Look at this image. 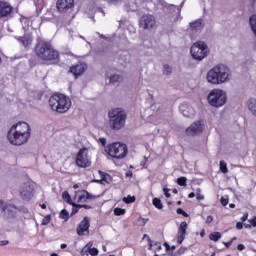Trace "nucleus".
Here are the masks:
<instances>
[{"mask_svg":"<svg viewBox=\"0 0 256 256\" xmlns=\"http://www.w3.org/2000/svg\"><path fill=\"white\" fill-rule=\"evenodd\" d=\"M190 53L196 61H203L207 57V53H209L207 44L203 41L194 43L190 48Z\"/></svg>","mask_w":256,"mask_h":256,"instance_id":"nucleus-8","label":"nucleus"},{"mask_svg":"<svg viewBox=\"0 0 256 256\" xmlns=\"http://www.w3.org/2000/svg\"><path fill=\"white\" fill-rule=\"evenodd\" d=\"M89 199H97V196L92 195L87 190H79L75 192L74 201H76V203H87Z\"/></svg>","mask_w":256,"mask_h":256,"instance_id":"nucleus-13","label":"nucleus"},{"mask_svg":"<svg viewBox=\"0 0 256 256\" xmlns=\"http://www.w3.org/2000/svg\"><path fill=\"white\" fill-rule=\"evenodd\" d=\"M190 29L191 31H201V29H203V20L198 19L190 23Z\"/></svg>","mask_w":256,"mask_h":256,"instance_id":"nucleus-21","label":"nucleus"},{"mask_svg":"<svg viewBox=\"0 0 256 256\" xmlns=\"http://www.w3.org/2000/svg\"><path fill=\"white\" fill-rule=\"evenodd\" d=\"M201 237L205 236V230H202V232L200 233Z\"/></svg>","mask_w":256,"mask_h":256,"instance_id":"nucleus-55","label":"nucleus"},{"mask_svg":"<svg viewBox=\"0 0 256 256\" xmlns=\"http://www.w3.org/2000/svg\"><path fill=\"white\" fill-rule=\"evenodd\" d=\"M221 204L223 205V207H226V205H229V199L228 198H221Z\"/></svg>","mask_w":256,"mask_h":256,"instance_id":"nucleus-40","label":"nucleus"},{"mask_svg":"<svg viewBox=\"0 0 256 256\" xmlns=\"http://www.w3.org/2000/svg\"><path fill=\"white\" fill-rule=\"evenodd\" d=\"M138 223H139V225H141V227H145V225H147V219H145L143 217H139Z\"/></svg>","mask_w":256,"mask_h":256,"instance_id":"nucleus-36","label":"nucleus"},{"mask_svg":"<svg viewBox=\"0 0 256 256\" xmlns=\"http://www.w3.org/2000/svg\"><path fill=\"white\" fill-rule=\"evenodd\" d=\"M15 13V8L7 1H0V19H9Z\"/></svg>","mask_w":256,"mask_h":256,"instance_id":"nucleus-10","label":"nucleus"},{"mask_svg":"<svg viewBox=\"0 0 256 256\" xmlns=\"http://www.w3.org/2000/svg\"><path fill=\"white\" fill-rule=\"evenodd\" d=\"M189 199H193V197H195V193L194 192H191L189 195H188Z\"/></svg>","mask_w":256,"mask_h":256,"instance_id":"nucleus-51","label":"nucleus"},{"mask_svg":"<svg viewBox=\"0 0 256 256\" xmlns=\"http://www.w3.org/2000/svg\"><path fill=\"white\" fill-rule=\"evenodd\" d=\"M220 171L224 173V175L229 173V169L227 168V162H225V160L220 161Z\"/></svg>","mask_w":256,"mask_h":256,"instance_id":"nucleus-26","label":"nucleus"},{"mask_svg":"<svg viewBox=\"0 0 256 256\" xmlns=\"http://www.w3.org/2000/svg\"><path fill=\"white\" fill-rule=\"evenodd\" d=\"M230 241H232V243L233 241H237V237H233Z\"/></svg>","mask_w":256,"mask_h":256,"instance_id":"nucleus-57","label":"nucleus"},{"mask_svg":"<svg viewBox=\"0 0 256 256\" xmlns=\"http://www.w3.org/2000/svg\"><path fill=\"white\" fill-rule=\"evenodd\" d=\"M51 111L63 115L71 109V99L63 93H54L48 100Z\"/></svg>","mask_w":256,"mask_h":256,"instance_id":"nucleus-3","label":"nucleus"},{"mask_svg":"<svg viewBox=\"0 0 256 256\" xmlns=\"http://www.w3.org/2000/svg\"><path fill=\"white\" fill-rule=\"evenodd\" d=\"M86 69L87 66L85 64H77L70 67V73H73L76 77H79L85 73Z\"/></svg>","mask_w":256,"mask_h":256,"instance_id":"nucleus-18","label":"nucleus"},{"mask_svg":"<svg viewBox=\"0 0 256 256\" xmlns=\"http://www.w3.org/2000/svg\"><path fill=\"white\" fill-rule=\"evenodd\" d=\"M147 157L146 156H144V159L140 162V165L142 166V167H145V165H147Z\"/></svg>","mask_w":256,"mask_h":256,"instance_id":"nucleus-46","label":"nucleus"},{"mask_svg":"<svg viewBox=\"0 0 256 256\" xmlns=\"http://www.w3.org/2000/svg\"><path fill=\"white\" fill-rule=\"evenodd\" d=\"M62 199L64 200V201H67L68 203H69V205H71L73 202L71 201V195L69 194V192H67V191H64L63 193H62Z\"/></svg>","mask_w":256,"mask_h":256,"instance_id":"nucleus-29","label":"nucleus"},{"mask_svg":"<svg viewBox=\"0 0 256 256\" xmlns=\"http://www.w3.org/2000/svg\"><path fill=\"white\" fill-rule=\"evenodd\" d=\"M56 7L59 13H67L69 9L75 7V0H57Z\"/></svg>","mask_w":256,"mask_h":256,"instance_id":"nucleus-14","label":"nucleus"},{"mask_svg":"<svg viewBox=\"0 0 256 256\" xmlns=\"http://www.w3.org/2000/svg\"><path fill=\"white\" fill-rule=\"evenodd\" d=\"M237 249H238V251H244L245 244H238Z\"/></svg>","mask_w":256,"mask_h":256,"instance_id":"nucleus-48","label":"nucleus"},{"mask_svg":"<svg viewBox=\"0 0 256 256\" xmlns=\"http://www.w3.org/2000/svg\"><path fill=\"white\" fill-rule=\"evenodd\" d=\"M182 201L181 200H179V201H177V205H182Z\"/></svg>","mask_w":256,"mask_h":256,"instance_id":"nucleus-58","label":"nucleus"},{"mask_svg":"<svg viewBox=\"0 0 256 256\" xmlns=\"http://www.w3.org/2000/svg\"><path fill=\"white\" fill-rule=\"evenodd\" d=\"M0 209H2V211H7V204H5L3 200H0Z\"/></svg>","mask_w":256,"mask_h":256,"instance_id":"nucleus-39","label":"nucleus"},{"mask_svg":"<svg viewBox=\"0 0 256 256\" xmlns=\"http://www.w3.org/2000/svg\"><path fill=\"white\" fill-rule=\"evenodd\" d=\"M207 99L212 107H223L227 103V94L221 89H213L209 92Z\"/></svg>","mask_w":256,"mask_h":256,"instance_id":"nucleus-7","label":"nucleus"},{"mask_svg":"<svg viewBox=\"0 0 256 256\" xmlns=\"http://www.w3.org/2000/svg\"><path fill=\"white\" fill-rule=\"evenodd\" d=\"M99 173H100L101 179L100 180H95L96 183H103V181L105 183H111V175H109L105 172H102V171H99Z\"/></svg>","mask_w":256,"mask_h":256,"instance_id":"nucleus-22","label":"nucleus"},{"mask_svg":"<svg viewBox=\"0 0 256 256\" xmlns=\"http://www.w3.org/2000/svg\"><path fill=\"white\" fill-rule=\"evenodd\" d=\"M247 219H249V214H248V213H245V214L241 217L242 223H245V221H247Z\"/></svg>","mask_w":256,"mask_h":256,"instance_id":"nucleus-42","label":"nucleus"},{"mask_svg":"<svg viewBox=\"0 0 256 256\" xmlns=\"http://www.w3.org/2000/svg\"><path fill=\"white\" fill-rule=\"evenodd\" d=\"M156 23L155 16L153 15H143L140 19V25L143 29H153Z\"/></svg>","mask_w":256,"mask_h":256,"instance_id":"nucleus-15","label":"nucleus"},{"mask_svg":"<svg viewBox=\"0 0 256 256\" xmlns=\"http://www.w3.org/2000/svg\"><path fill=\"white\" fill-rule=\"evenodd\" d=\"M31 139V126L27 122H18L11 126L7 132V140L10 145L21 147Z\"/></svg>","mask_w":256,"mask_h":256,"instance_id":"nucleus-1","label":"nucleus"},{"mask_svg":"<svg viewBox=\"0 0 256 256\" xmlns=\"http://www.w3.org/2000/svg\"><path fill=\"white\" fill-rule=\"evenodd\" d=\"M124 201L125 203H135V196H128Z\"/></svg>","mask_w":256,"mask_h":256,"instance_id":"nucleus-38","label":"nucleus"},{"mask_svg":"<svg viewBox=\"0 0 256 256\" xmlns=\"http://www.w3.org/2000/svg\"><path fill=\"white\" fill-rule=\"evenodd\" d=\"M206 223H213V216H211V215H208L207 217H206Z\"/></svg>","mask_w":256,"mask_h":256,"instance_id":"nucleus-45","label":"nucleus"},{"mask_svg":"<svg viewBox=\"0 0 256 256\" xmlns=\"http://www.w3.org/2000/svg\"><path fill=\"white\" fill-rule=\"evenodd\" d=\"M209 239L215 242L219 241V239H221V232H213L209 234Z\"/></svg>","mask_w":256,"mask_h":256,"instance_id":"nucleus-24","label":"nucleus"},{"mask_svg":"<svg viewBox=\"0 0 256 256\" xmlns=\"http://www.w3.org/2000/svg\"><path fill=\"white\" fill-rule=\"evenodd\" d=\"M170 249H171L172 251H175V246H171Z\"/></svg>","mask_w":256,"mask_h":256,"instance_id":"nucleus-61","label":"nucleus"},{"mask_svg":"<svg viewBox=\"0 0 256 256\" xmlns=\"http://www.w3.org/2000/svg\"><path fill=\"white\" fill-rule=\"evenodd\" d=\"M51 223V215H46L41 222L42 226L49 225Z\"/></svg>","mask_w":256,"mask_h":256,"instance_id":"nucleus-33","label":"nucleus"},{"mask_svg":"<svg viewBox=\"0 0 256 256\" xmlns=\"http://www.w3.org/2000/svg\"><path fill=\"white\" fill-rule=\"evenodd\" d=\"M164 247H165L166 251H169V249H171V246L167 242L164 243Z\"/></svg>","mask_w":256,"mask_h":256,"instance_id":"nucleus-50","label":"nucleus"},{"mask_svg":"<svg viewBox=\"0 0 256 256\" xmlns=\"http://www.w3.org/2000/svg\"><path fill=\"white\" fill-rule=\"evenodd\" d=\"M75 163L80 169H87L91 167V158L89 157V150L87 148H81L75 158Z\"/></svg>","mask_w":256,"mask_h":256,"instance_id":"nucleus-9","label":"nucleus"},{"mask_svg":"<svg viewBox=\"0 0 256 256\" xmlns=\"http://www.w3.org/2000/svg\"><path fill=\"white\" fill-rule=\"evenodd\" d=\"M173 193H178L177 189H174V190H173Z\"/></svg>","mask_w":256,"mask_h":256,"instance_id":"nucleus-64","label":"nucleus"},{"mask_svg":"<svg viewBox=\"0 0 256 256\" xmlns=\"http://www.w3.org/2000/svg\"><path fill=\"white\" fill-rule=\"evenodd\" d=\"M223 245H225V247H226L227 249H229V247H231V245H233V241L223 242Z\"/></svg>","mask_w":256,"mask_h":256,"instance_id":"nucleus-47","label":"nucleus"},{"mask_svg":"<svg viewBox=\"0 0 256 256\" xmlns=\"http://www.w3.org/2000/svg\"><path fill=\"white\" fill-rule=\"evenodd\" d=\"M249 223H251L252 227H256V216L249 220Z\"/></svg>","mask_w":256,"mask_h":256,"instance_id":"nucleus-44","label":"nucleus"},{"mask_svg":"<svg viewBox=\"0 0 256 256\" xmlns=\"http://www.w3.org/2000/svg\"><path fill=\"white\" fill-rule=\"evenodd\" d=\"M236 229H238V230L243 229V223L237 222V223H236Z\"/></svg>","mask_w":256,"mask_h":256,"instance_id":"nucleus-49","label":"nucleus"},{"mask_svg":"<svg viewBox=\"0 0 256 256\" xmlns=\"http://www.w3.org/2000/svg\"><path fill=\"white\" fill-rule=\"evenodd\" d=\"M119 81H123V77L120 75L115 74L110 77V83H119Z\"/></svg>","mask_w":256,"mask_h":256,"instance_id":"nucleus-30","label":"nucleus"},{"mask_svg":"<svg viewBox=\"0 0 256 256\" xmlns=\"http://www.w3.org/2000/svg\"><path fill=\"white\" fill-rule=\"evenodd\" d=\"M99 142L101 143V145H103V147H105V145H107V139L106 138H99Z\"/></svg>","mask_w":256,"mask_h":256,"instance_id":"nucleus-43","label":"nucleus"},{"mask_svg":"<svg viewBox=\"0 0 256 256\" xmlns=\"http://www.w3.org/2000/svg\"><path fill=\"white\" fill-rule=\"evenodd\" d=\"M177 183L178 185H180V187H187V177H184V176L179 177L177 179Z\"/></svg>","mask_w":256,"mask_h":256,"instance_id":"nucleus-28","label":"nucleus"},{"mask_svg":"<svg viewBox=\"0 0 256 256\" xmlns=\"http://www.w3.org/2000/svg\"><path fill=\"white\" fill-rule=\"evenodd\" d=\"M17 41H19V43H21V45H23V47H29V45H31V43H33V39L29 35H24L22 37H18Z\"/></svg>","mask_w":256,"mask_h":256,"instance_id":"nucleus-20","label":"nucleus"},{"mask_svg":"<svg viewBox=\"0 0 256 256\" xmlns=\"http://www.w3.org/2000/svg\"><path fill=\"white\" fill-rule=\"evenodd\" d=\"M0 245H9V241H0Z\"/></svg>","mask_w":256,"mask_h":256,"instance_id":"nucleus-52","label":"nucleus"},{"mask_svg":"<svg viewBox=\"0 0 256 256\" xmlns=\"http://www.w3.org/2000/svg\"><path fill=\"white\" fill-rule=\"evenodd\" d=\"M185 133L188 137H195V135H201L203 133V122L198 120L186 128Z\"/></svg>","mask_w":256,"mask_h":256,"instance_id":"nucleus-11","label":"nucleus"},{"mask_svg":"<svg viewBox=\"0 0 256 256\" xmlns=\"http://www.w3.org/2000/svg\"><path fill=\"white\" fill-rule=\"evenodd\" d=\"M70 205H72V213L71 215H75L76 213H79V209H93L91 205L87 204H77L75 202H72Z\"/></svg>","mask_w":256,"mask_h":256,"instance_id":"nucleus-19","label":"nucleus"},{"mask_svg":"<svg viewBox=\"0 0 256 256\" xmlns=\"http://www.w3.org/2000/svg\"><path fill=\"white\" fill-rule=\"evenodd\" d=\"M50 256H59L57 253H52Z\"/></svg>","mask_w":256,"mask_h":256,"instance_id":"nucleus-59","label":"nucleus"},{"mask_svg":"<svg viewBox=\"0 0 256 256\" xmlns=\"http://www.w3.org/2000/svg\"><path fill=\"white\" fill-rule=\"evenodd\" d=\"M197 191H198L196 194L197 201H203V199H205V196H203V194H201V189H198Z\"/></svg>","mask_w":256,"mask_h":256,"instance_id":"nucleus-37","label":"nucleus"},{"mask_svg":"<svg viewBox=\"0 0 256 256\" xmlns=\"http://www.w3.org/2000/svg\"><path fill=\"white\" fill-rule=\"evenodd\" d=\"M74 189H79V185L75 184Z\"/></svg>","mask_w":256,"mask_h":256,"instance_id":"nucleus-60","label":"nucleus"},{"mask_svg":"<svg viewBox=\"0 0 256 256\" xmlns=\"http://www.w3.org/2000/svg\"><path fill=\"white\" fill-rule=\"evenodd\" d=\"M104 151L112 159H125L129 153V148L125 143L113 142L106 145Z\"/></svg>","mask_w":256,"mask_h":256,"instance_id":"nucleus-6","label":"nucleus"},{"mask_svg":"<svg viewBox=\"0 0 256 256\" xmlns=\"http://www.w3.org/2000/svg\"><path fill=\"white\" fill-rule=\"evenodd\" d=\"M34 53L46 65H57L61 61V54L49 41L40 40L37 42Z\"/></svg>","mask_w":256,"mask_h":256,"instance_id":"nucleus-2","label":"nucleus"},{"mask_svg":"<svg viewBox=\"0 0 256 256\" xmlns=\"http://www.w3.org/2000/svg\"><path fill=\"white\" fill-rule=\"evenodd\" d=\"M88 253L89 255L96 256V255H99V250L95 247L89 248Z\"/></svg>","mask_w":256,"mask_h":256,"instance_id":"nucleus-34","label":"nucleus"},{"mask_svg":"<svg viewBox=\"0 0 256 256\" xmlns=\"http://www.w3.org/2000/svg\"><path fill=\"white\" fill-rule=\"evenodd\" d=\"M114 215H116V217H119L121 215H125V209L119 208V207L115 208L114 209Z\"/></svg>","mask_w":256,"mask_h":256,"instance_id":"nucleus-31","label":"nucleus"},{"mask_svg":"<svg viewBox=\"0 0 256 256\" xmlns=\"http://www.w3.org/2000/svg\"><path fill=\"white\" fill-rule=\"evenodd\" d=\"M133 174L130 172L129 174H126L127 177H131Z\"/></svg>","mask_w":256,"mask_h":256,"instance_id":"nucleus-62","label":"nucleus"},{"mask_svg":"<svg viewBox=\"0 0 256 256\" xmlns=\"http://www.w3.org/2000/svg\"><path fill=\"white\" fill-rule=\"evenodd\" d=\"M109 125L114 131H119L125 127L127 121V113L121 108H114L109 111Z\"/></svg>","mask_w":256,"mask_h":256,"instance_id":"nucleus-5","label":"nucleus"},{"mask_svg":"<svg viewBox=\"0 0 256 256\" xmlns=\"http://www.w3.org/2000/svg\"><path fill=\"white\" fill-rule=\"evenodd\" d=\"M41 209H47V204H40Z\"/></svg>","mask_w":256,"mask_h":256,"instance_id":"nucleus-54","label":"nucleus"},{"mask_svg":"<svg viewBox=\"0 0 256 256\" xmlns=\"http://www.w3.org/2000/svg\"><path fill=\"white\" fill-rule=\"evenodd\" d=\"M247 228L251 229V225H246V229H247Z\"/></svg>","mask_w":256,"mask_h":256,"instance_id":"nucleus-63","label":"nucleus"},{"mask_svg":"<svg viewBox=\"0 0 256 256\" xmlns=\"http://www.w3.org/2000/svg\"><path fill=\"white\" fill-rule=\"evenodd\" d=\"M176 212L178 215H182L183 217H189V214L185 212V210H183L182 208H177Z\"/></svg>","mask_w":256,"mask_h":256,"instance_id":"nucleus-35","label":"nucleus"},{"mask_svg":"<svg viewBox=\"0 0 256 256\" xmlns=\"http://www.w3.org/2000/svg\"><path fill=\"white\" fill-rule=\"evenodd\" d=\"M229 207H230L231 209H235V204H230Z\"/></svg>","mask_w":256,"mask_h":256,"instance_id":"nucleus-56","label":"nucleus"},{"mask_svg":"<svg viewBox=\"0 0 256 256\" xmlns=\"http://www.w3.org/2000/svg\"><path fill=\"white\" fill-rule=\"evenodd\" d=\"M59 217H60V219H63L64 221H69V211H67V209L61 210Z\"/></svg>","mask_w":256,"mask_h":256,"instance_id":"nucleus-25","label":"nucleus"},{"mask_svg":"<svg viewBox=\"0 0 256 256\" xmlns=\"http://www.w3.org/2000/svg\"><path fill=\"white\" fill-rule=\"evenodd\" d=\"M89 227H91V222L89 220V217L85 216L76 228L77 235L79 237H84V235H89Z\"/></svg>","mask_w":256,"mask_h":256,"instance_id":"nucleus-12","label":"nucleus"},{"mask_svg":"<svg viewBox=\"0 0 256 256\" xmlns=\"http://www.w3.org/2000/svg\"><path fill=\"white\" fill-rule=\"evenodd\" d=\"M21 198L24 201H29L33 198V188H31V185L24 184V187H22L20 191Z\"/></svg>","mask_w":256,"mask_h":256,"instance_id":"nucleus-17","label":"nucleus"},{"mask_svg":"<svg viewBox=\"0 0 256 256\" xmlns=\"http://www.w3.org/2000/svg\"><path fill=\"white\" fill-rule=\"evenodd\" d=\"M163 192H164L165 197H167V199H169V197H171V193H169V188H164Z\"/></svg>","mask_w":256,"mask_h":256,"instance_id":"nucleus-41","label":"nucleus"},{"mask_svg":"<svg viewBox=\"0 0 256 256\" xmlns=\"http://www.w3.org/2000/svg\"><path fill=\"white\" fill-rule=\"evenodd\" d=\"M152 203L156 209H163V203L161 202V199L153 198Z\"/></svg>","mask_w":256,"mask_h":256,"instance_id":"nucleus-27","label":"nucleus"},{"mask_svg":"<svg viewBox=\"0 0 256 256\" xmlns=\"http://www.w3.org/2000/svg\"><path fill=\"white\" fill-rule=\"evenodd\" d=\"M187 223L185 221L180 223V226L178 227V234H177V243L178 245H181L183 241H185V237L187 235Z\"/></svg>","mask_w":256,"mask_h":256,"instance_id":"nucleus-16","label":"nucleus"},{"mask_svg":"<svg viewBox=\"0 0 256 256\" xmlns=\"http://www.w3.org/2000/svg\"><path fill=\"white\" fill-rule=\"evenodd\" d=\"M207 81L212 85H221L229 81V68L225 65H217L207 73Z\"/></svg>","mask_w":256,"mask_h":256,"instance_id":"nucleus-4","label":"nucleus"},{"mask_svg":"<svg viewBox=\"0 0 256 256\" xmlns=\"http://www.w3.org/2000/svg\"><path fill=\"white\" fill-rule=\"evenodd\" d=\"M249 21H250L251 29H252L254 35H256V15H252L250 17Z\"/></svg>","mask_w":256,"mask_h":256,"instance_id":"nucleus-23","label":"nucleus"},{"mask_svg":"<svg viewBox=\"0 0 256 256\" xmlns=\"http://www.w3.org/2000/svg\"><path fill=\"white\" fill-rule=\"evenodd\" d=\"M60 249H67V244H61Z\"/></svg>","mask_w":256,"mask_h":256,"instance_id":"nucleus-53","label":"nucleus"},{"mask_svg":"<svg viewBox=\"0 0 256 256\" xmlns=\"http://www.w3.org/2000/svg\"><path fill=\"white\" fill-rule=\"evenodd\" d=\"M172 72L173 68H171L168 64H165L163 69L164 75H171Z\"/></svg>","mask_w":256,"mask_h":256,"instance_id":"nucleus-32","label":"nucleus"}]
</instances>
